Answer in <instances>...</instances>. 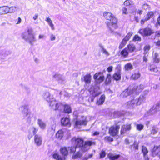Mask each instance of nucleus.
I'll list each match as a JSON object with an SVG mask.
<instances>
[{
	"label": "nucleus",
	"instance_id": "obj_59",
	"mask_svg": "<svg viewBox=\"0 0 160 160\" xmlns=\"http://www.w3.org/2000/svg\"><path fill=\"white\" fill-rule=\"evenodd\" d=\"M157 22L158 24L160 26V15L157 18Z\"/></svg>",
	"mask_w": 160,
	"mask_h": 160
},
{
	"label": "nucleus",
	"instance_id": "obj_36",
	"mask_svg": "<svg viewBox=\"0 0 160 160\" xmlns=\"http://www.w3.org/2000/svg\"><path fill=\"white\" fill-rule=\"evenodd\" d=\"M68 149L70 151L71 153H74L76 151V149L77 148L75 146H72L68 147Z\"/></svg>",
	"mask_w": 160,
	"mask_h": 160
},
{
	"label": "nucleus",
	"instance_id": "obj_8",
	"mask_svg": "<svg viewBox=\"0 0 160 160\" xmlns=\"http://www.w3.org/2000/svg\"><path fill=\"white\" fill-rule=\"evenodd\" d=\"M131 129V124H126L122 125L120 130V135H123L128 131H130Z\"/></svg>",
	"mask_w": 160,
	"mask_h": 160
},
{
	"label": "nucleus",
	"instance_id": "obj_64",
	"mask_svg": "<svg viewBox=\"0 0 160 160\" xmlns=\"http://www.w3.org/2000/svg\"><path fill=\"white\" fill-rule=\"evenodd\" d=\"M143 60L144 62H147L148 59L147 57L146 56H144L143 57Z\"/></svg>",
	"mask_w": 160,
	"mask_h": 160
},
{
	"label": "nucleus",
	"instance_id": "obj_41",
	"mask_svg": "<svg viewBox=\"0 0 160 160\" xmlns=\"http://www.w3.org/2000/svg\"><path fill=\"white\" fill-rule=\"evenodd\" d=\"M127 42L123 39L120 43L118 48L119 49H121L123 48L126 44Z\"/></svg>",
	"mask_w": 160,
	"mask_h": 160
},
{
	"label": "nucleus",
	"instance_id": "obj_20",
	"mask_svg": "<svg viewBox=\"0 0 160 160\" xmlns=\"http://www.w3.org/2000/svg\"><path fill=\"white\" fill-rule=\"evenodd\" d=\"M112 78L114 80L116 81L120 80L121 79V73L115 72L113 74Z\"/></svg>",
	"mask_w": 160,
	"mask_h": 160
},
{
	"label": "nucleus",
	"instance_id": "obj_4",
	"mask_svg": "<svg viewBox=\"0 0 160 160\" xmlns=\"http://www.w3.org/2000/svg\"><path fill=\"white\" fill-rule=\"evenodd\" d=\"M138 33L143 37H145L151 36L154 33V32L151 28L146 27L139 29Z\"/></svg>",
	"mask_w": 160,
	"mask_h": 160
},
{
	"label": "nucleus",
	"instance_id": "obj_40",
	"mask_svg": "<svg viewBox=\"0 0 160 160\" xmlns=\"http://www.w3.org/2000/svg\"><path fill=\"white\" fill-rule=\"evenodd\" d=\"M154 13L152 11L148 12L147 14V18H146L148 20L154 16Z\"/></svg>",
	"mask_w": 160,
	"mask_h": 160
},
{
	"label": "nucleus",
	"instance_id": "obj_27",
	"mask_svg": "<svg viewBox=\"0 0 160 160\" xmlns=\"http://www.w3.org/2000/svg\"><path fill=\"white\" fill-rule=\"evenodd\" d=\"M152 59L153 62L158 63L160 61V59L158 53L155 52L152 56Z\"/></svg>",
	"mask_w": 160,
	"mask_h": 160
},
{
	"label": "nucleus",
	"instance_id": "obj_1",
	"mask_svg": "<svg viewBox=\"0 0 160 160\" xmlns=\"http://www.w3.org/2000/svg\"><path fill=\"white\" fill-rule=\"evenodd\" d=\"M103 16L107 20L105 24L108 28L112 32L118 28V20L116 16L110 12H105L103 13Z\"/></svg>",
	"mask_w": 160,
	"mask_h": 160
},
{
	"label": "nucleus",
	"instance_id": "obj_43",
	"mask_svg": "<svg viewBox=\"0 0 160 160\" xmlns=\"http://www.w3.org/2000/svg\"><path fill=\"white\" fill-rule=\"evenodd\" d=\"M99 158L101 159L104 158L106 155L105 151L104 150H102L99 153Z\"/></svg>",
	"mask_w": 160,
	"mask_h": 160
},
{
	"label": "nucleus",
	"instance_id": "obj_62",
	"mask_svg": "<svg viewBox=\"0 0 160 160\" xmlns=\"http://www.w3.org/2000/svg\"><path fill=\"white\" fill-rule=\"evenodd\" d=\"M21 22V19L19 17L18 18V21L17 22V24H19Z\"/></svg>",
	"mask_w": 160,
	"mask_h": 160
},
{
	"label": "nucleus",
	"instance_id": "obj_29",
	"mask_svg": "<svg viewBox=\"0 0 160 160\" xmlns=\"http://www.w3.org/2000/svg\"><path fill=\"white\" fill-rule=\"evenodd\" d=\"M63 111L65 113L69 114L72 112L71 107L68 104H65L64 105Z\"/></svg>",
	"mask_w": 160,
	"mask_h": 160
},
{
	"label": "nucleus",
	"instance_id": "obj_32",
	"mask_svg": "<svg viewBox=\"0 0 160 160\" xmlns=\"http://www.w3.org/2000/svg\"><path fill=\"white\" fill-rule=\"evenodd\" d=\"M87 122L86 120H77L76 121L75 124L76 126L81 125H86Z\"/></svg>",
	"mask_w": 160,
	"mask_h": 160
},
{
	"label": "nucleus",
	"instance_id": "obj_53",
	"mask_svg": "<svg viewBox=\"0 0 160 160\" xmlns=\"http://www.w3.org/2000/svg\"><path fill=\"white\" fill-rule=\"evenodd\" d=\"M113 67L112 66H110L108 67L107 69V71L108 72H110L112 71Z\"/></svg>",
	"mask_w": 160,
	"mask_h": 160
},
{
	"label": "nucleus",
	"instance_id": "obj_51",
	"mask_svg": "<svg viewBox=\"0 0 160 160\" xmlns=\"http://www.w3.org/2000/svg\"><path fill=\"white\" fill-rule=\"evenodd\" d=\"M101 48L102 51V52L103 53L105 54L107 56H108L109 55V53L103 47H102Z\"/></svg>",
	"mask_w": 160,
	"mask_h": 160
},
{
	"label": "nucleus",
	"instance_id": "obj_14",
	"mask_svg": "<svg viewBox=\"0 0 160 160\" xmlns=\"http://www.w3.org/2000/svg\"><path fill=\"white\" fill-rule=\"evenodd\" d=\"M126 48L128 50L129 53H132L136 51V47L135 45L132 43H129L128 44Z\"/></svg>",
	"mask_w": 160,
	"mask_h": 160
},
{
	"label": "nucleus",
	"instance_id": "obj_45",
	"mask_svg": "<svg viewBox=\"0 0 160 160\" xmlns=\"http://www.w3.org/2000/svg\"><path fill=\"white\" fill-rule=\"evenodd\" d=\"M149 70L152 72H157L158 71V68L157 67L155 66L154 67H153L151 65L150 66Z\"/></svg>",
	"mask_w": 160,
	"mask_h": 160
},
{
	"label": "nucleus",
	"instance_id": "obj_46",
	"mask_svg": "<svg viewBox=\"0 0 160 160\" xmlns=\"http://www.w3.org/2000/svg\"><path fill=\"white\" fill-rule=\"evenodd\" d=\"M143 128L144 126L142 124H137L136 125V128L139 131H141L143 129Z\"/></svg>",
	"mask_w": 160,
	"mask_h": 160
},
{
	"label": "nucleus",
	"instance_id": "obj_2",
	"mask_svg": "<svg viewBox=\"0 0 160 160\" xmlns=\"http://www.w3.org/2000/svg\"><path fill=\"white\" fill-rule=\"evenodd\" d=\"M119 122L115 123L111 125L109 128L108 133L112 137H116L118 136L119 131L120 128V125L118 124Z\"/></svg>",
	"mask_w": 160,
	"mask_h": 160
},
{
	"label": "nucleus",
	"instance_id": "obj_60",
	"mask_svg": "<svg viewBox=\"0 0 160 160\" xmlns=\"http://www.w3.org/2000/svg\"><path fill=\"white\" fill-rule=\"evenodd\" d=\"M56 38L55 36L53 35H51L50 36V40L51 41H53Z\"/></svg>",
	"mask_w": 160,
	"mask_h": 160
},
{
	"label": "nucleus",
	"instance_id": "obj_26",
	"mask_svg": "<svg viewBox=\"0 0 160 160\" xmlns=\"http://www.w3.org/2000/svg\"><path fill=\"white\" fill-rule=\"evenodd\" d=\"M141 76V74L139 72H134L132 74L131 76V79L136 80L139 78Z\"/></svg>",
	"mask_w": 160,
	"mask_h": 160
},
{
	"label": "nucleus",
	"instance_id": "obj_13",
	"mask_svg": "<svg viewBox=\"0 0 160 160\" xmlns=\"http://www.w3.org/2000/svg\"><path fill=\"white\" fill-rule=\"evenodd\" d=\"M129 52L126 48L122 50L119 52L118 55L123 58H126L128 57Z\"/></svg>",
	"mask_w": 160,
	"mask_h": 160
},
{
	"label": "nucleus",
	"instance_id": "obj_7",
	"mask_svg": "<svg viewBox=\"0 0 160 160\" xmlns=\"http://www.w3.org/2000/svg\"><path fill=\"white\" fill-rule=\"evenodd\" d=\"M22 37L23 39L28 41L29 43L32 45L33 44V42L36 41L34 34H31L27 37L26 34L25 33H23L22 34Z\"/></svg>",
	"mask_w": 160,
	"mask_h": 160
},
{
	"label": "nucleus",
	"instance_id": "obj_25",
	"mask_svg": "<svg viewBox=\"0 0 160 160\" xmlns=\"http://www.w3.org/2000/svg\"><path fill=\"white\" fill-rule=\"evenodd\" d=\"M112 82V76L110 73H108L106 75L104 81V84L106 85L110 84Z\"/></svg>",
	"mask_w": 160,
	"mask_h": 160
},
{
	"label": "nucleus",
	"instance_id": "obj_61",
	"mask_svg": "<svg viewBox=\"0 0 160 160\" xmlns=\"http://www.w3.org/2000/svg\"><path fill=\"white\" fill-rule=\"evenodd\" d=\"M156 45L158 47H160V40H158L155 42Z\"/></svg>",
	"mask_w": 160,
	"mask_h": 160
},
{
	"label": "nucleus",
	"instance_id": "obj_37",
	"mask_svg": "<svg viewBox=\"0 0 160 160\" xmlns=\"http://www.w3.org/2000/svg\"><path fill=\"white\" fill-rule=\"evenodd\" d=\"M104 140L107 142H111L113 141V138L111 137V136H107L105 137L104 138Z\"/></svg>",
	"mask_w": 160,
	"mask_h": 160
},
{
	"label": "nucleus",
	"instance_id": "obj_42",
	"mask_svg": "<svg viewBox=\"0 0 160 160\" xmlns=\"http://www.w3.org/2000/svg\"><path fill=\"white\" fill-rule=\"evenodd\" d=\"M101 93L100 92H99L98 93H95L94 95H93L92 97H90L88 99L89 101H90L91 102H93L94 98L95 97H96L98 96L99 95L101 94Z\"/></svg>",
	"mask_w": 160,
	"mask_h": 160
},
{
	"label": "nucleus",
	"instance_id": "obj_54",
	"mask_svg": "<svg viewBox=\"0 0 160 160\" xmlns=\"http://www.w3.org/2000/svg\"><path fill=\"white\" fill-rule=\"evenodd\" d=\"M157 132V130L155 128H153L151 132V133L153 134H156Z\"/></svg>",
	"mask_w": 160,
	"mask_h": 160
},
{
	"label": "nucleus",
	"instance_id": "obj_18",
	"mask_svg": "<svg viewBox=\"0 0 160 160\" xmlns=\"http://www.w3.org/2000/svg\"><path fill=\"white\" fill-rule=\"evenodd\" d=\"M108 158L110 160H116L118 159L121 156L119 154L114 155L111 152H109L108 154Z\"/></svg>",
	"mask_w": 160,
	"mask_h": 160
},
{
	"label": "nucleus",
	"instance_id": "obj_47",
	"mask_svg": "<svg viewBox=\"0 0 160 160\" xmlns=\"http://www.w3.org/2000/svg\"><path fill=\"white\" fill-rule=\"evenodd\" d=\"M138 145L139 143L138 142L135 141L133 142L132 146L135 149L138 150Z\"/></svg>",
	"mask_w": 160,
	"mask_h": 160
},
{
	"label": "nucleus",
	"instance_id": "obj_35",
	"mask_svg": "<svg viewBox=\"0 0 160 160\" xmlns=\"http://www.w3.org/2000/svg\"><path fill=\"white\" fill-rule=\"evenodd\" d=\"M133 34V33L132 32H129L126 35L123 39L126 42H128V41L131 38Z\"/></svg>",
	"mask_w": 160,
	"mask_h": 160
},
{
	"label": "nucleus",
	"instance_id": "obj_33",
	"mask_svg": "<svg viewBox=\"0 0 160 160\" xmlns=\"http://www.w3.org/2000/svg\"><path fill=\"white\" fill-rule=\"evenodd\" d=\"M124 68L125 71H128L132 70L133 68V67L131 63L128 62L125 65Z\"/></svg>",
	"mask_w": 160,
	"mask_h": 160
},
{
	"label": "nucleus",
	"instance_id": "obj_28",
	"mask_svg": "<svg viewBox=\"0 0 160 160\" xmlns=\"http://www.w3.org/2000/svg\"><path fill=\"white\" fill-rule=\"evenodd\" d=\"M53 158L56 160H65V157H62L58 153H55L52 155Z\"/></svg>",
	"mask_w": 160,
	"mask_h": 160
},
{
	"label": "nucleus",
	"instance_id": "obj_22",
	"mask_svg": "<svg viewBox=\"0 0 160 160\" xmlns=\"http://www.w3.org/2000/svg\"><path fill=\"white\" fill-rule=\"evenodd\" d=\"M135 106H137V101L135 99H132L127 102V106L128 108H134Z\"/></svg>",
	"mask_w": 160,
	"mask_h": 160
},
{
	"label": "nucleus",
	"instance_id": "obj_55",
	"mask_svg": "<svg viewBox=\"0 0 160 160\" xmlns=\"http://www.w3.org/2000/svg\"><path fill=\"white\" fill-rule=\"evenodd\" d=\"M147 21H148V20H147V19L146 18H145L144 19H142L141 20V22H140L141 24L142 25L144 24V23L145 22H146Z\"/></svg>",
	"mask_w": 160,
	"mask_h": 160
},
{
	"label": "nucleus",
	"instance_id": "obj_38",
	"mask_svg": "<svg viewBox=\"0 0 160 160\" xmlns=\"http://www.w3.org/2000/svg\"><path fill=\"white\" fill-rule=\"evenodd\" d=\"M132 92L133 93H135L137 95H138L141 91H139L140 89L138 86L134 87L132 88Z\"/></svg>",
	"mask_w": 160,
	"mask_h": 160
},
{
	"label": "nucleus",
	"instance_id": "obj_11",
	"mask_svg": "<svg viewBox=\"0 0 160 160\" xmlns=\"http://www.w3.org/2000/svg\"><path fill=\"white\" fill-rule=\"evenodd\" d=\"M151 154L152 156L155 157L160 153V145H155L151 149Z\"/></svg>",
	"mask_w": 160,
	"mask_h": 160
},
{
	"label": "nucleus",
	"instance_id": "obj_39",
	"mask_svg": "<svg viewBox=\"0 0 160 160\" xmlns=\"http://www.w3.org/2000/svg\"><path fill=\"white\" fill-rule=\"evenodd\" d=\"M141 38L138 35H135L133 38L132 40L133 41L135 42L136 41L140 42L141 41Z\"/></svg>",
	"mask_w": 160,
	"mask_h": 160
},
{
	"label": "nucleus",
	"instance_id": "obj_30",
	"mask_svg": "<svg viewBox=\"0 0 160 160\" xmlns=\"http://www.w3.org/2000/svg\"><path fill=\"white\" fill-rule=\"evenodd\" d=\"M144 99L145 97L143 95H140L138 98L136 99L137 105L139 106L141 105L142 103L144 102Z\"/></svg>",
	"mask_w": 160,
	"mask_h": 160
},
{
	"label": "nucleus",
	"instance_id": "obj_19",
	"mask_svg": "<svg viewBox=\"0 0 160 160\" xmlns=\"http://www.w3.org/2000/svg\"><path fill=\"white\" fill-rule=\"evenodd\" d=\"M92 76L90 73H88L84 75L83 77V81L86 84H89L91 81Z\"/></svg>",
	"mask_w": 160,
	"mask_h": 160
},
{
	"label": "nucleus",
	"instance_id": "obj_48",
	"mask_svg": "<svg viewBox=\"0 0 160 160\" xmlns=\"http://www.w3.org/2000/svg\"><path fill=\"white\" fill-rule=\"evenodd\" d=\"M150 46L149 45H146L143 48V50L145 52H147L150 49Z\"/></svg>",
	"mask_w": 160,
	"mask_h": 160
},
{
	"label": "nucleus",
	"instance_id": "obj_9",
	"mask_svg": "<svg viewBox=\"0 0 160 160\" xmlns=\"http://www.w3.org/2000/svg\"><path fill=\"white\" fill-rule=\"evenodd\" d=\"M61 123L62 126L70 127L71 124L70 119L69 117H63L61 119Z\"/></svg>",
	"mask_w": 160,
	"mask_h": 160
},
{
	"label": "nucleus",
	"instance_id": "obj_56",
	"mask_svg": "<svg viewBox=\"0 0 160 160\" xmlns=\"http://www.w3.org/2000/svg\"><path fill=\"white\" fill-rule=\"evenodd\" d=\"M100 132L98 131H95L92 134V136H95L98 135L99 134Z\"/></svg>",
	"mask_w": 160,
	"mask_h": 160
},
{
	"label": "nucleus",
	"instance_id": "obj_23",
	"mask_svg": "<svg viewBox=\"0 0 160 160\" xmlns=\"http://www.w3.org/2000/svg\"><path fill=\"white\" fill-rule=\"evenodd\" d=\"M123 93L124 94V95L126 97L133 94V92H132V89H131L128 87L123 91Z\"/></svg>",
	"mask_w": 160,
	"mask_h": 160
},
{
	"label": "nucleus",
	"instance_id": "obj_49",
	"mask_svg": "<svg viewBox=\"0 0 160 160\" xmlns=\"http://www.w3.org/2000/svg\"><path fill=\"white\" fill-rule=\"evenodd\" d=\"M115 69L117 70L116 72H118L119 73H121V66L120 64H118L116 67Z\"/></svg>",
	"mask_w": 160,
	"mask_h": 160
},
{
	"label": "nucleus",
	"instance_id": "obj_6",
	"mask_svg": "<svg viewBox=\"0 0 160 160\" xmlns=\"http://www.w3.org/2000/svg\"><path fill=\"white\" fill-rule=\"evenodd\" d=\"M94 80L99 83L103 82L104 80V76L102 72H98L96 73L93 75Z\"/></svg>",
	"mask_w": 160,
	"mask_h": 160
},
{
	"label": "nucleus",
	"instance_id": "obj_34",
	"mask_svg": "<svg viewBox=\"0 0 160 160\" xmlns=\"http://www.w3.org/2000/svg\"><path fill=\"white\" fill-rule=\"evenodd\" d=\"M45 20L48 23L49 25L50 26L51 29L53 30H54V26L51 19L49 17H47Z\"/></svg>",
	"mask_w": 160,
	"mask_h": 160
},
{
	"label": "nucleus",
	"instance_id": "obj_3",
	"mask_svg": "<svg viewBox=\"0 0 160 160\" xmlns=\"http://www.w3.org/2000/svg\"><path fill=\"white\" fill-rule=\"evenodd\" d=\"M71 142L77 148H80L82 149L84 140L82 138L78 137H73L71 139Z\"/></svg>",
	"mask_w": 160,
	"mask_h": 160
},
{
	"label": "nucleus",
	"instance_id": "obj_15",
	"mask_svg": "<svg viewBox=\"0 0 160 160\" xmlns=\"http://www.w3.org/2000/svg\"><path fill=\"white\" fill-rule=\"evenodd\" d=\"M60 152L64 157L67 156L68 154V147H62L60 148Z\"/></svg>",
	"mask_w": 160,
	"mask_h": 160
},
{
	"label": "nucleus",
	"instance_id": "obj_10",
	"mask_svg": "<svg viewBox=\"0 0 160 160\" xmlns=\"http://www.w3.org/2000/svg\"><path fill=\"white\" fill-rule=\"evenodd\" d=\"M61 105V103H58L55 100L52 101L49 103L50 106L54 110H58Z\"/></svg>",
	"mask_w": 160,
	"mask_h": 160
},
{
	"label": "nucleus",
	"instance_id": "obj_16",
	"mask_svg": "<svg viewBox=\"0 0 160 160\" xmlns=\"http://www.w3.org/2000/svg\"><path fill=\"white\" fill-rule=\"evenodd\" d=\"M142 152L143 153V156L145 160H149V158L147 155L148 151L147 148L144 146H142Z\"/></svg>",
	"mask_w": 160,
	"mask_h": 160
},
{
	"label": "nucleus",
	"instance_id": "obj_5",
	"mask_svg": "<svg viewBox=\"0 0 160 160\" xmlns=\"http://www.w3.org/2000/svg\"><path fill=\"white\" fill-rule=\"evenodd\" d=\"M1 7L2 14H5L8 13H11L15 11L16 8L15 7H9L4 6Z\"/></svg>",
	"mask_w": 160,
	"mask_h": 160
},
{
	"label": "nucleus",
	"instance_id": "obj_12",
	"mask_svg": "<svg viewBox=\"0 0 160 160\" xmlns=\"http://www.w3.org/2000/svg\"><path fill=\"white\" fill-rule=\"evenodd\" d=\"M34 140L35 144L38 146L41 145L42 143V138L38 134H35L34 136Z\"/></svg>",
	"mask_w": 160,
	"mask_h": 160
},
{
	"label": "nucleus",
	"instance_id": "obj_21",
	"mask_svg": "<svg viewBox=\"0 0 160 160\" xmlns=\"http://www.w3.org/2000/svg\"><path fill=\"white\" fill-rule=\"evenodd\" d=\"M95 142H92L91 141H87L84 142L83 146L82 149H84L88 147H90L92 145H95Z\"/></svg>",
	"mask_w": 160,
	"mask_h": 160
},
{
	"label": "nucleus",
	"instance_id": "obj_17",
	"mask_svg": "<svg viewBox=\"0 0 160 160\" xmlns=\"http://www.w3.org/2000/svg\"><path fill=\"white\" fill-rule=\"evenodd\" d=\"M64 132L62 129L58 130L55 135V138L58 140H61L64 136Z\"/></svg>",
	"mask_w": 160,
	"mask_h": 160
},
{
	"label": "nucleus",
	"instance_id": "obj_31",
	"mask_svg": "<svg viewBox=\"0 0 160 160\" xmlns=\"http://www.w3.org/2000/svg\"><path fill=\"white\" fill-rule=\"evenodd\" d=\"M38 124L42 129H45L46 126V124L41 119H38Z\"/></svg>",
	"mask_w": 160,
	"mask_h": 160
},
{
	"label": "nucleus",
	"instance_id": "obj_50",
	"mask_svg": "<svg viewBox=\"0 0 160 160\" xmlns=\"http://www.w3.org/2000/svg\"><path fill=\"white\" fill-rule=\"evenodd\" d=\"M32 131L33 133V134L34 135L37 134L36 133L38 131V129L35 127H32L31 128Z\"/></svg>",
	"mask_w": 160,
	"mask_h": 160
},
{
	"label": "nucleus",
	"instance_id": "obj_24",
	"mask_svg": "<svg viewBox=\"0 0 160 160\" xmlns=\"http://www.w3.org/2000/svg\"><path fill=\"white\" fill-rule=\"evenodd\" d=\"M105 96L104 94L102 95L99 99L97 101L96 104L99 106L103 104L105 101Z\"/></svg>",
	"mask_w": 160,
	"mask_h": 160
},
{
	"label": "nucleus",
	"instance_id": "obj_52",
	"mask_svg": "<svg viewBox=\"0 0 160 160\" xmlns=\"http://www.w3.org/2000/svg\"><path fill=\"white\" fill-rule=\"evenodd\" d=\"M122 14L127 15L128 14L127 9L125 7H124L122 8Z\"/></svg>",
	"mask_w": 160,
	"mask_h": 160
},
{
	"label": "nucleus",
	"instance_id": "obj_58",
	"mask_svg": "<svg viewBox=\"0 0 160 160\" xmlns=\"http://www.w3.org/2000/svg\"><path fill=\"white\" fill-rule=\"evenodd\" d=\"M80 157V153L79 152H77L74 156L73 157L74 158H77L78 157Z\"/></svg>",
	"mask_w": 160,
	"mask_h": 160
},
{
	"label": "nucleus",
	"instance_id": "obj_57",
	"mask_svg": "<svg viewBox=\"0 0 160 160\" xmlns=\"http://www.w3.org/2000/svg\"><path fill=\"white\" fill-rule=\"evenodd\" d=\"M28 36L31 35V34H33L32 33V30L30 29H28L27 31Z\"/></svg>",
	"mask_w": 160,
	"mask_h": 160
},
{
	"label": "nucleus",
	"instance_id": "obj_44",
	"mask_svg": "<svg viewBox=\"0 0 160 160\" xmlns=\"http://www.w3.org/2000/svg\"><path fill=\"white\" fill-rule=\"evenodd\" d=\"M132 2L130 0H126L124 3V4L126 6H129L132 4Z\"/></svg>",
	"mask_w": 160,
	"mask_h": 160
},
{
	"label": "nucleus",
	"instance_id": "obj_63",
	"mask_svg": "<svg viewBox=\"0 0 160 160\" xmlns=\"http://www.w3.org/2000/svg\"><path fill=\"white\" fill-rule=\"evenodd\" d=\"M38 17V15L37 14H36L33 17V19L34 20H36L37 18Z\"/></svg>",
	"mask_w": 160,
	"mask_h": 160
}]
</instances>
